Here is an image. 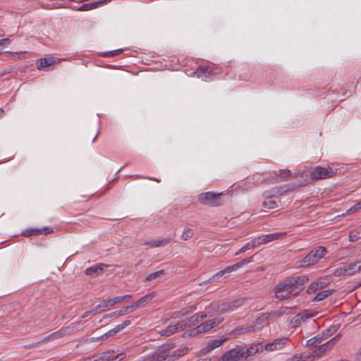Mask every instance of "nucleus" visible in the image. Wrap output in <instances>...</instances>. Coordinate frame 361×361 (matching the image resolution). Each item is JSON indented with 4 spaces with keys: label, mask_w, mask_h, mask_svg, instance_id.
Segmentation results:
<instances>
[{
    "label": "nucleus",
    "mask_w": 361,
    "mask_h": 361,
    "mask_svg": "<svg viewBox=\"0 0 361 361\" xmlns=\"http://www.w3.org/2000/svg\"><path fill=\"white\" fill-rule=\"evenodd\" d=\"M339 361H348L347 360H339Z\"/></svg>",
    "instance_id": "nucleus-63"
},
{
    "label": "nucleus",
    "mask_w": 361,
    "mask_h": 361,
    "mask_svg": "<svg viewBox=\"0 0 361 361\" xmlns=\"http://www.w3.org/2000/svg\"><path fill=\"white\" fill-rule=\"evenodd\" d=\"M227 338L226 337H222L219 339L210 340L206 345V346L202 349V351L204 354H207L214 349L221 346Z\"/></svg>",
    "instance_id": "nucleus-17"
},
{
    "label": "nucleus",
    "mask_w": 361,
    "mask_h": 361,
    "mask_svg": "<svg viewBox=\"0 0 361 361\" xmlns=\"http://www.w3.org/2000/svg\"><path fill=\"white\" fill-rule=\"evenodd\" d=\"M316 343V337H312L306 341V345L313 346Z\"/></svg>",
    "instance_id": "nucleus-49"
},
{
    "label": "nucleus",
    "mask_w": 361,
    "mask_h": 361,
    "mask_svg": "<svg viewBox=\"0 0 361 361\" xmlns=\"http://www.w3.org/2000/svg\"><path fill=\"white\" fill-rule=\"evenodd\" d=\"M264 350V345L261 343L251 345L249 348H243V356L244 359L247 358L250 356L255 355L258 352H262Z\"/></svg>",
    "instance_id": "nucleus-18"
},
{
    "label": "nucleus",
    "mask_w": 361,
    "mask_h": 361,
    "mask_svg": "<svg viewBox=\"0 0 361 361\" xmlns=\"http://www.w3.org/2000/svg\"><path fill=\"white\" fill-rule=\"evenodd\" d=\"M126 312V310L125 307H122L120 310L114 311L111 313H109L108 314H106L104 316V319L110 318V317H119V316H123Z\"/></svg>",
    "instance_id": "nucleus-37"
},
{
    "label": "nucleus",
    "mask_w": 361,
    "mask_h": 361,
    "mask_svg": "<svg viewBox=\"0 0 361 361\" xmlns=\"http://www.w3.org/2000/svg\"><path fill=\"white\" fill-rule=\"evenodd\" d=\"M126 356V354L125 353H121L118 354L117 355L113 357L111 359V361H121L123 360Z\"/></svg>",
    "instance_id": "nucleus-46"
},
{
    "label": "nucleus",
    "mask_w": 361,
    "mask_h": 361,
    "mask_svg": "<svg viewBox=\"0 0 361 361\" xmlns=\"http://www.w3.org/2000/svg\"><path fill=\"white\" fill-rule=\"evenodd\" d=\"M53 232V228L49 226H45L42 228H27L22 232V235L23 236L30 237L33 235H39L43 233H50Z\"/></svg>",
    "instance_id": "nucleus-14"
},
{
    "label": "nucleus",
    "mask_w": 361,
    "mask_h": 361,
    "mask_svg": "<svg viewBox=\"0 0 361 361\" xmlns=\"http://www.w3.org/2000/svg\"><path fill=\"white\" fill-rule=\"evenodd\" d=\"M338 341V336L334 337L326 343L317 346V357L324 355L326 351L330 350Z\"/></svg>",
    "instance_id": "nucleus-22"
},
{
    "label": "nucleus",
    "mask_w": 361,
    "mask_h": 361,
    "mask_svg": "<svg viewBox=\"0 0 361 361\" xmlns=\"http://www.w3.org/2000/svg\"><path fill=\"white\" fill-rule=\"evenodd\" d=\"M314 314V312H310L309 310H304L303 312L295 315L291 319L290 324L293 326H297L300 325L302 322H305L306 320L313 317Z\"/></svg>",
    "instance_id": "nucleus-13"
},
{
    "label": "nucleus",
    "mask_w": 361,
    "mask_h": 361,
    "mask_svg": "<svg viewBox=\"0 0 361 361\" xmlns=\"http://www.w3.org/2000/svg\"><path fill=\"white\" fill-rule=\"evenodd\" d=\"M74 329V324H72L68 326L62 327L59 330L56 331L45 337L44 341H47L49 340H55L59 339L63 336L70 334Z\"/></svg>",
    "instance_id": "nucleus-11"
},
{
    "label": "nucleus",
    "mask_w": 361,
    "mask_h": 361,
    "mask_svg": "<svg viewBox=\"0 0 361 361\" xmlns=\"http://www.w3.org/2000/svg\"><path fill=\"white\" fill-rule=\"evenodd\" d=\"M332 293L331 289L323 290L317 292V302L322 300L330 295Z\"/></svg>",
    "instance_id": "nucleus-38"
},
{
    "label": "nucleus",
    "mask_w": 361,
    "mask_h": 361,
    "mask_svg": "<svg viewBox=\"0 0 361 361\" xmlns=\"http://www.w3.org/2000/svg\"><path fill=\"white\" fill-rule=\"evenodd\" d=\"M305 185V183L302 184H290L286 185L283 187L280 188H274L271 192L266 191L263 193V196L264 197V200L262 203L263 207L264 208H267L269 209H274L278 207L277 202L273 200V197H276L278 195H282L286 193L288 191H293L300 187H302Z\"/></svg>",
    "instance_id": "nucleus-2"
},
{
    "label": "nucleus",
    "mask_w": 361,
    "mask_h": 361,
    "mask_svg": "<svg viewBox=\"0 0 361 361\" xmlns=\"http://www.w3.org/2000/svg\"><path fill=\"white\" fill-rule=\"evenodd\" d=\"M268 318L269 316L267 314H262L256 320V323L255 324L245 328L243 332L249 333L261 329L263 327L264 324L267 322Z\"/></svg>",
    "instance_id": "nucleus-19"
},
{
    "label": "nucleus",
    "mask_w": 361,
    "mask_h": 361,
    "mask_svg": "<svg viewBox=\"0 0 361 361\" xmlns=\"http://www.w3.org/2000/svg\"><path fill=\"white\" fill-rule=\"evenodd\" d=\"M361 209V200L358 202L357 204H355L354 206L351 207L348 210V214H352L354 212H356L357 210Z\"/></svg>",
    "instance_id": "nucleus-44"
},
{
    "label": "nucleus",
    "mask_w": 361,
    "mask_h": 361,
    "mask_svg": "<svg viewBox=\"0 0 361 361\" xmlns=\"http://www.w3.org/2000/svg\"><path fill=\"white\" fill-rule=\"evenodd\" d=\"M97 136H98V133H97V135H96L94 136V137L93 138V140H92V142H94L96 141Z\"/></svg>",
    "instance_id": "nucleus-58"
},
{
    "label": "nucleus",
    "mask_w": 361,
    "mask_h": 361,
    "mask_svg": "<svg viewBox=\"0 0 361 361\" xmlns=\"http://www.w3.org/2000/svg\"><path fill=\"white\" fill-rule=\"evenodd\" d=\"M147 178V179H149V180H154V181H156V182H157V183H159V182L161 181V180H160V179H157V178H149V177H148V178Z\"/></svg>",
    "instance_id": "nucleus-56"
},
{
    "label": "nucleus",
    "mask_w": 361,
    "mask_h": 361,
    "mask_svg": "<svg viewBox=\"0 0 361 361\" xmlns=\"http://www.w3.org/2000/svg\"><path fill=\"white\" fill-rule=\"evenodd\" d=\"M316 350L314 349L305 351L298 356L301 358V361H314L316 357Z\"/></svg>",
    "instance_id": "nucleus-33"
},
{
    "label": "nucleus",
    "mask_w": 361,
    "mask_h": 361,
    "mask_svg": "<svg viewBox=\"0 0 361 361\" xmlns=\"http://www.w3.org/2000/svg\"><path fill=\"white\" fill-rule=\"evenodd\" d=\"M185 328L180 324V322L175 325H171L167 326L165 329L160 331V334L162 336H169L178 331L184 330Z\"/></svg>",
    "instance_id": "nucleus-25"
},
{
    "label": "nucleus",
    "mask_w": 361,
    "mask_h": 361,
    "mask_svg": "<svg viewBox=\"0 0 361 361\" xmlns=\"http://www.w3.org/2000/svg\"><path fill=\"white\" fill-rule=\"evenodd\" d=\"M336 171L330 166H317V179H326L333 177Z\"/></svg>",
    "instance_id": "nucleus-23"
},
{
    "label": "nucleus",
    "mask_w": 361,
    "mask_h": 361,
    "mask_svg": "<svg viewBox=\"0 0 361 361\" xmlns=\"http://www.w3.org/2000/svg\"><path fill=\"white\" fill-rule=\"evenodd\" d=\"M159 349L161 354V357L163 358L164 361H175L185 355L189 350L188 347H183L173 350H171L169 348H160Z\"/></svg>",
    "instance_id": "nucleus-6"
},
{
    "label": "nucleus",
    "mask_w": 361,
    "mask_h": 361,
    "mask_svg": "<svg viewBox=\"0 0 361 361\" xmlns=\"http://www.w3.org/2000/svg\"><path fill=\"white\" fill-rule=\"evenodd\" d=\"M130 324V321L127 319L123 321L121 324L117 325L114 329L109 330L106 332L103 336L108 337L116 335L117 333L120 332L121 330L125 329L126 326Z\"/></svg>",
    "instance_id": "nucleus-29"
},
{
    "label": "nucleus",
    "mask_w": 361,
    "mask_h": 361,
    "mask_svg": "<svg viewBox=\"0 0 361 361\" xmlns=\"http://www.w3.org/2000/svg\"><path fill=\"white\" fill-rule=\"evenodd\" d=\"M92 361H110V360H109V358L106 355H104L103 356L99 357L98 359L92 360Z\"/></svg>",
    "instance_id": "nucleus-51"
},
{
    "label": "nucleus",
    "mask_w": 361,
    "mask_h": 361,
    "mask_svg": "<svg viewBox=\"0 0 361 361\" xmlns=\"http://www.w3.org/2000/svg\"><path fill=\"white\" fill-rule=\"evenodd\" d=\"M4 35V30L0 28V36H2Z\"/></svg>",
    "instance_id": "nucleus-59"
},
{
    "label": "nucleus",
    "mask_w": 361,
    "mask_h": 361,
    "mask_svg": "<svg viewBox=\"0 0 361 361\" xmlns=\"http://www.w3.org/2000/svg\"><path fill=\"white\" fill-rule=\"evenodd\" d=\"M4 114V110L2 108H0V118L3 117Z\"/></svg>",
    "instance_id": "nucleus-57"
},
{
    "label": "nucleus",
    "mask_w": 361,
    "mask_h": 361,
    "mask_svg": "<svg viewBox=\"0 0 361 361\" xmlns=\"http://www.w3.org/2000/svg\"><path fill=\"white\" fill-rule=\"evenodd\" d=\"M193 234H194V232H193L192 229L189 228H185L181 235V238L183 240H188L190 239L191 238H192Z\"/></svg>",
    "instance_id": "nucleus-40"
},
{
    "label": "nucleus",
    "mask_w": 361,
    "mask_h": 361,
    "mask_svg": "<svg viewBox=\"0 0 361 361\" xmlns=\"http://www.w3.org/2000/svg\"><path fill=\"white\" fill-rule=\"evenodd\" d=\"M325 281H320V283H321V286L320 287L322 288L324 285L326 284H328L329 283V279H324ZM319 282L317 281V288H319Z\"/></svg>",
    "instance_id": "nucleus-54"
},
{
    "label": "nucleus",
    "mask_w": 361,
    "mask_h": 361,
    "mask_svg": "<svg viewBox=\"0 0 361 361\" xmlns=\"http://www.w3.org/2000/svg\"><path fill=\"white\" fill-rule=\"evenodd\" d=\"M164 275V270H159V271H157L156 272H154V273H152V274H149L146 277V280L148 281H150L154 280V279H156L157 278L161 277Z\"/></svg>",
    "instance_id": "nucleus-39"
},
{
    "label": "nucleus",
    "mask_w": 361,
    "mask_h": 361,
    "mask_svg": "<svg viewBox=\"0 0 361 361\" xmlns=\"http://www.w3.org/2000/svg\"><path fill=\"white\" fill-rule=\"evenodd\" d=\"M252 245H251V243L250 241L247 243L244 246H243L240 250L236 252V255H238L239 253H241V252H245V251L250 250V249H252Z\"/></svg>",
    "instance_id": "nucleus-45"
},
{
    "label": "nucleus",
    "mask_w": 361,
    "mask_h": 361,
    "mask_svg": "<svg viewBox=\"0 0 361 361\" xmlns=\"http://www.w3.org/2000/svg\"><path fill=\"white\" fill-rule=\"evenodd\" d=\"M161 352L159 349H157L153 353L152 355L144 357L142 361H164L163 358L161 357Z\"/></svg>",
    "instance_id": "nucleus-35"
},
{
    "label": "nucleus",
    "mask_w": 361,
    "mask_h": 361,
    "mask_svg": "<svg viewBox=\"0 0 361 361\" xmlns=\"http://www.w3.org/2000/svg\"><path fill=\"white\" fill-rule=\"evenodd\" d=\"M211 69L209 67H198L195 71V74L197 78H202V80H207L211 74Z\"/></svg>",
    "instance_id": "nucleus-30"
},
{
    "label": "nucleus",
    "mask_w": 361,
    "mask_h": 361,
    "mask_svg": "<svg viewBox=\"0 0 361 361\" xmlns=\"http://www.w3.org/2000/svg\"><path fill=\"white\" fill-rule=\"evenodd\" d=\"M108 267L107 264H97L85 269V273L87 276H94L101 274L105 268Z\"/></svg>",
    "instance_id": "nucleus-24"
},
{
    "label": "nucleus",
    "mask_w": 361,
    "mask_h": 361,
    "mask_svg": "<svg viewBox=\"0 0 361 361\" xmlns=\"http://www.w3.org/2000/svg\"><path fill=\"white\" fill-rule=\"evenodd\" d=\"M169 243V240H168L166 238H163L161 240L146 241V242L142 243V245H150L151 247H157L165 246Z\"/></svg>",
    "instance_id": "nucleus-32"
},
{
    "label": "nucleus",
    "mask_w": 361,
    "mask_h": 361,
    "mask_svg": "<svg viewBox=\"0 0 361 361\" xmlns=\"http://www.w3.org/2000/svg\"><path fill=\"white\" fill-rule=\"evenodd\" d=\"M290 283H293L294 289L298 290V294L302 290V285L307 281V278L305 276H293L287 279Z\"/></svg>",
    "instance_id": "nucleus-21"
},
{
    "label": "nucleus",
    "mask_w": 361,
    "mask_h": 361,
    "mask_svg": "<svg viewBox=\"0 0 361 361\" xmlns=\"http://www.w3.org/2000/svg\"><path fill=\"white\" fill-rule=\"evenodd\" d=\"M111 0H102L94 3H87L82 5L77 11H87L98 8L99 6L104 5L106 2H109Z\"/></svg>",
    "instance_id": "nucleus-27"
},
{
    "label": "nucleus",
    "mask_w": 361,
    "mask_h": 361,
    "mask_svg": "<svg viewBox=\"0 0 361 361\" xmlns=\"http://www.w3.org/2000/svg\"><path fill=\"white\" fill-rule=\"evenodd\" d=\"M315 170L316 169L310 171L304 170L301 172L296 171L295 173H291L290 171L285 169L274 170L267 174V176L265 178L264 181L267 183H274L278 182L290 180L298 176H301L302 178H310V179H315ZM304 183L306 185L307 183V179H305L303 183ZM300 184H302V183H301Z\"/></svg>",
    "instance_id": "nucleus-1"
},
{
    "label": "nucleus",
    "mask_w": 361,
    "mask_h": 361,
    "mask_svg": "<svg viewBox=\"0 0 361 361\" xmlns=\"http://www.w3.org/2000/svg\"><path fill=\"white\" fill-rule=\"evenodd\" d=\"M316 300V296L312 298V300Z\"/></svg>",
    "instance_id": "nucleus-61"
},
{
    "label": "nucleus",
    "mask_w": 361,
    "mask_h": 361,
    "mask_svg": "<svg viewBox=\"0 0 361 361\" xmlns=\"http://www.w3.org/2000/svg\"><path fill=\"white\" fill-rule=\"evenodd\" d=\"M361 271V259L354 263L345 264L336 268L334 274L336 276H352Z\"/></svg>",
    "instance_id": "nucleus-4"
},
{
    "label": "nucleus",
    "mask_w": 361,
    "mask_h": 361,
    "mask_svg": "<svg viewBox=\"0 0 361 361\" xmlns=\"http://www.w3.org/2000/svg\"><path fill=\"white\" fill-rule=\"evenodd\" d=\"M222 319H209L205 322L202 323L198 325L197 327L192 330L191 334L197 335L199 334H202L207 332L210 329H213L214 326H217L221 322Z\"/></svg>",
    "instance_id": "nucleus-7"
},
{
    "label": "nucleus",
    "mask_w": 361,
    "mask_h": 361,
    "mask_svg": "<svg viewBox=\"0 0 361 361\" xmlns=\"http://www.w3.org/2000/svg\"><path fill=\"white\" fill-rule=\"evenodd\" d=\"M202 308V305H201V303H197L195 305L185 307L182 308L179 311L175 312L173 313V317L180 318V317H184L185 315L190 314L197 310H201Z\"/></svg>",
    "instance_id": "nucleus-15"
},
{
    "label": "nucleus",
    "mask_w": 361,
    "mask_h": 361,
    "mask_svg": "<svg viewBox=\"0 0 361 361\" xmlns=\"http://www.w3.org/2000/svg\"><path fill=\"white\" fill-rule=\"evenodd\" d=\"M286 343L285 338H277L272 341L271 343H269L264 345V350L267 351H275L278 350L282 349Z\"/></svg>",
    "instance_id": "nucleus-20"
},
{
    "label": "nucleus",
    "mask_w": 361,
    "mask_h": 361,
    "mask_svg": "<svg viewBox=\"0 0 361 361\" xmlns=\"http://www.w3.org/2000/svg\"><path fill=\"white\" fill-rule=\"evenodd\" d=\"M250 243L252 248L256 247L262 244L259 236L254 238L252 240L250 241Z\"/></svg>",
    "instance_id": "nucleus-47"
},
{
    "label": "nucleus",
    "mask_w": 361,
    "mask_h": 361,
    "mask_svg": "<svg viewBox=\"0 0 361 361\" xmlns=\"http://www.w3.org/2000/svg\"><path fill=\"white\" fill-rule=\"evenodd\" d=\"M132 298L131 295H125L122 296H116L114 298H111L109 300H104L102 302V306L104 308L108 306H114L117 304L122 303L123 302L128 301Z\"/></svg>",
    "instance_id": "nucleus-16"
},
{
    "label": "nucleus",
    "mask_w": 361,
    "mask_h": 361,
    "mask_svg": "<svg viewBox=\"0 0 361 361\" xmlns=\"http://www.w3.org/2000/svg\"><path fill=\"white\" fill-rule=\"evenodd\" d=\"M235 307L234 304H222L216 307H210L207 312H204V314H207V317H212L215 314H221L227 311L233 310Z\"/></svg>",
    "instance_id": "nucleus-12"
},
{
    "label": "nucleus",
    "mask_w": 361,
    "mask_h": 361,
    "mask_svg": "<svg viewBox=\"0 0 361 361\" xmlns=\"http://www.w3.org/2000/svg\"><path fill=\"white\" fill-rule=\"evenodd\" d=\"M142 263V260H140L137 264H140Z\"/></svg>",
    "instance_id": "nucleus-60"
},
{
    "label": "nucleus",
    "mask_w": 361,
    "mask_h": 361,
    "mask_svg": "<svg viewBox=\"0 0 361 361\" xmlns=\"http://www.w3.org/2000/svg\"><path fill=\"white\" fill-rule=\"evenodd\" d=\"M222 193H216L213 192H206L201 193L199 197V201L201 204L209 207H218L222 204L221 197Z\"/></svg>",
    "instance_id": "nucleus-5"
},
{
    "label": "nucleus",
    "mask_w": 361,
    "mask_h": 361,
    "mask_svg": "<svg viewBox=\"0 0 361 361\" xmlns=\"http://www.w3.org/2000/svg\"><path fill=\"white\" fill-rule=\"evenodd\" d=\"M349 238H350V241H355L356 240H357L360 237L359 236H357V235H355V233H350V235H349Z\"/></svg>",
    "instance_id": "nucleus-52"
},
{
    "label": "nucleus",
    "mask_w": 361,
    "mask_h": 361,
    "mask_svg": "<svg viewBox=\"0 0 361 361\" xmlns=\"http://www.w3.org/2000/svg\"><path fill=\"white\" fill-rule=\"evenodd\" d=\"M11 43V39L9 38H5L0 39V46L2 45H8Z\"/></svg>",
    "instance_id": "nucleus-50"
},
{
    "label": "nucleus",
    "mask_w": 361,
    "mask_h": 361,
    "mask_svg": "<svg viewBox=\"0 0 361 361\" xmlns=\"http://www.w3.org/2000/svg\"><path fill=\"white\" fill-rule=\"evenodd\" d=\"M286 361H301V358L298 356V355H295L291 358L286 360Z\"/></svg>",
    "instance_id": "nucleus-53"
},
{
    "label": "nucleus",
    "mask_w": 361,
    "mask_h": 361,
    "mask_svg": "<svg viewBox=\"0 0 361 361\" xmlns=\"http://www.w3.org/2000/svg\"><path fill=\"white\" fill-rule=\"evenodd\" d=\"M2 54V52H1V51H0V54Z\"/></svg>",
    "instance_id": "nucleus-64"
},
{
    "label": "nucleus",
    "mask_w": 361,
    "mask_h": 361,
    "mask_svg": "<svg viewBox=\"0 0 361 361\" xmlns=\"http://www.w3.org/2000/svg\"><path fill=\"white\" fill-rule=\"evenodd\" d=\"M253 261L254 259L252 257L249 258V259H243L241 262L238 263H236L232 266L226 267L224 269L218 271L215 275L213 276V278H220L225 274H230L233 271L238 270L239 268Z\"/></svg>",
    "instance_id": "nucleus-9"
},
{
    "label": "nucleus",
    "mask_w": 361,
    "mask_h": 361,
    "mask_svg": "<svg viewBox=\"0 0 361 361\" xmlns=\"http://www.w3.org/2000/svg\"><path fill=\"white\" fill-rule=\"evenodd\" d=\"M286 233L280 232V233L264 235L259 236V237L261 243L266 244V243H268L273 240L281 238L286 236Z\"/></svg>",
    "instance_id": "nucleus-26"
},
{
    "label": "nucleus",
    "mask_w": 361,
    "mask_h": 361,
    "mask_svg": "<svg viewBox=\"0 0 361 361\" xmlns=\"http://www.w3.org/2000/svg\"><path fill=\"white\" fill-rule=\"evenodd\" d=\"M156 293L154 292H152L142 297L137 301L140 307H145L147 304L149 303L152 299L155 297Z\"/></svg>",
    "instance_id": "nucleus-34"
},
{
    "label": "nucleus",
    "mask_w": 361,
    "mask_h": 361,
    "mask_svg": "<svg viewBox=\"0 0 361 361\" xmlns=\"http://www.w3.org/2000/svg\"><path fill=\"white\" fill-rule=\"evenodd\" d=\"M122 52H123V49H116V50H114V51H106L102 54V56H114L118 55L119 54H121Z\"/></svg>",
    "instance_id": "nucleus-42"
},
{
    "label": "nucleus",
    "mask_w": 361,
    "mask_h": 361,
    "mask_svg": "<svg viewBox=\"0 0 361 361\" xmlns=\"http://www.w3.org/2000/svg\"><path fill=\"white\" fill-rule=\"evenodd\" d=\"M206 317H207V314H204V312H198L193 314L188 319H185L180 321V326L182 325V326L186 329L188 327L198 324L200 322L202 321Z\"/></svg>",
    "instance_id": "nucleus-10"
},
{
    "label": "nucleus",
    "mask_w": 361,
    "mask_h": 361,
    "mask_svg": "<svg viewBox=\"0 0 361 361\" xmlns=\"http://www.w3.org/2000/svg\"><path fill=\"white\" fill-rule=\"evenodd\" d=\"M316 262V251H311L304 259L300 261L299 266L306 267Z\"/></svg>",
    "instance_id": "nucleus-28"
},
{
    "label": "nucleus",
    "mask_w": 361,
    "mask_h": 361,
    "mask_svg": "<svg viewBox=\"0 0 361 361\" xmlns=\"http://www.w3.org/2000/svg\"><path fill=\"white\" fill-rule=\"evenodd\" d=\"M316 290V287L314 286V282H313L311 286L309 287L308 290H307V292L308 293H311V292H314Z\"/></svg>",
    "instance_id": "nucleus-55"
},
{
    "label": "nucleus",
    "mask_w": 361,
    "mask_h": 361,
    "mask_svg": "<svg viewBox=\"0 0 361 361\" xmlns=\"http://www.w3.org/2000/svg\"><path fill=\"white\" fill-rule=\"evenodd\" d=\"M288 279L279 283L275 287L276 298L280 300L288 299L298 295V290L294 289L293 283H290Z\"/></svg>",
    "instance_id": "nucleus-3"
},
{
    "label": "nucleus",
    "mask_w": 361,
    "mask_h": 361,
    "mask_svg": "<svg viewBox=\"0 0 361 361\" xmlns=\"http://www.w3.org/2000/svg\"><path fill=\"white\" fill-rule=\"evenodd\" d=\"M243 348L238 346L226 352L219 361H240L243 358Z\"/></svg>",
    "instance_id": "nucleus-8"
},
{
    "label": "nucleus",
    "mask_w": 361,
    "mask_h": 361,
    "mask_svg": "<svg viewBox=\"0 0 361 361\" xmlns=\"http://www.w3.org/2000/svg\"><path fill=\"white\" fill-rule=\"evenodd\" d=\"M140 307L137 301L133 302L131 305L125 307L126 312H133L135 309Z\"/></svg>",
    "instance_id": "nucleus-43"
},
{
    "label": "nucleus",
    "mask_w": 361,
    "mask_h": 361,
    "mask_svg": "<svg viewBox=\"0 0 361 361\" xmlns=\"http://www.w3.org/2000/svg\"><path fill=\"white\" fill-rule=\"evenodd\" d=\"M326 253L327 250L324 247H317V259L324 257Z\"/></svg>",
    "instance_id": "nucleus-41"
},
{
    "label": "nucleus",
    "mask_w": 361,
    "mask_h": 361,
    "mask_svg": "<svg viewBox=\"0 0 361 361\" xmlns=\"http://www.w3.org/2000/svg\"><path fill=\"white\" fill-rule=\"evenodd\" d=\"M56 59L54 57L40 59L37 61V66L38 69L49 67L56 62Z\"/></svg>",
    "instance_id": "nucleus-31"
},
{
    "label": "nucleus",
    "mask_w": 361,
    "mask_h": 361,
    "mask_svg": "<svg viewBox=\"0 0 361 361\" xmlns=\"http://www.w3.org/2000/svg\"><path fill=\"white\" fill-rule=\"evenodd\" d=\"M354 361H361V347L357 350L353 356Z\"/></svg>",
    "instance_id": "nucleus-48"
},
{
    "label": "nucleus",
    "mask_w": 361,
    "mask_h": 361,
    "mask_svg": "<svg viewBox=\"0 0 361 361\" xmlns=\"http://www.w3.org/2000/svg\"><path fill=\"white\" fill-rule=\"evenodd\" d=\"M327 331H328V334H327V335H328V334H329L330 330L328 329Z\"/></svg>",
    "instance_id": "nucleus-62"
},
{
    "label": "nucleus",
    "mask_w": 361,
    "mask_h": 361,
    "mask_svg": "<svg viewBox=\"0 0 361 361\" xmlns=\"http://www.w3.org/2000/svg\"><path fill=\"white\" fill-rule=\"evenodd\" d=\"M102 308H104L102 306V302L97 305L94 309H92V310L90 311H87L86 312L84 313V314L82 316V318H85V317H87L90 315H94L96 314H97L98 312H103L104 310H101Z\"/></svg>",
    "instance_id": "nucleus-36"
}]
</instances>
